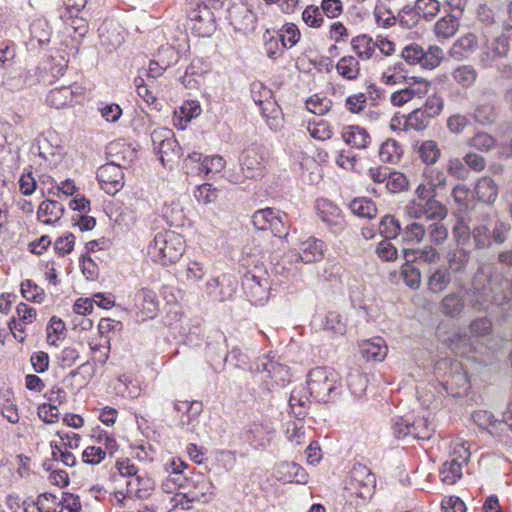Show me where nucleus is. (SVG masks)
Masks as SVG:
<instances>
[{"instance_id": "62", "label": "nucleus", "mask_w": 512, "mask_h": 512, "mask_svg": "<svg viewBox=\"0 0 512 512\" xmlns=\"http://www.w3.org/2000/svg\"><path fill=\"white\" fill-rule=\"evenodd\" d=\"M65 329L64 323L61 319L52 317L47 327V341L51 345H57L60 340V335Z\"/></svg>"}, {"instance_id": "27", "label": "nucleus", "mask_w": 512, "mask_h": 512, "mask_svg": "<svg viewBox=\"0 0 512 512\" xmlns=\"http://www.w3.org/2000/svg\"><path fill=\"white\" fill-rule=\"evenodd\" d=\"M459 29V21L453 15H447L439 19L434 26V33L438 38L449 39Z\"/></svg>"}, {"instance_id": "2", "label": "nucleus", "mask_w": 512, "mask_h": 512, "mask_svg": "<svg viewBox=\"0 0 512 512\" xmlns=\"http://www.w3.org/2000/svg\"><path fill=\"white\" fill-rule=\"evenodd\" d=\"M214 497V485L204 474H196L186 480L182 491L171 497L172 507L181 506L182 509H189V503H208Z\"/></svg>"}, {"instance_id": "10", "label": "nucleus", "mask_w": 512, "mask_h": 512, "mask_svg": "<svg viewBox=\"0 0 512 512\" xmlns=\"http://www.w3.org/2000/svg\"><path fill=\"white\" fill-rule=\"evenodd\" d=\"M243 285L250 290L253 297L261 301L269 289V277L264 269L255 267L243 277Z\"/></svg>"}, {"instance_id": "24", "label": "nucleus", "mask_w": 512, "mask_h": 512, "mask_svg": "<svg viewBox=\"0 0 512 512\" xmlns=\"http://www.w3.org/2000/svg\"><path fill=\"white\" fill-rule=\"evenodd\" d=\"M336 70L341 77L347 80H355L360 75V64L353 56H343L337 62Z\"/></svg>"}, {"instance_id": "56", "label": "nucleus", "mask_w": 512, "mask_h": 512, "mask_svg": "<svg viewBox=\"0 0 512 512\" xmlns=\"http://www.w3.org/2000/svg\"><path fill=\"white\" fill-rule=\"evenodd\" d=\"M121 329V322L111 318H101L97 327L99 337L108 340H110V333L120 331Z\"/></svg>"}, {"instance_id": "28", "label": "nucleus", "mask_w": 512, "mask_h": 512, "mask_svg": "<svg viewBox=\"0 0 512 512\" xmlns=\"http://www.w3.org/2000/svg\"><path fill=\"white\" fill-rule=\"evenodd\" d=\"M174 408L176 411L187 414L186 419L184 416L181 417L180 422L184 425H189L200 413L202 410V405L196 401H176L174 404Z\"/></svg>"}, {"instance_id": "35", "label": "nucleus", "mask_w": 512, "mask_h": 512, "mask_svg": "<svg viewBox=\"0 0 512 512\" xmlns=\"http://www.w3.org/2000/svg\"><path fill=\"white\" fill-rule=\"evenodd\" d=\"M35 504L39 512H61V496L43 493L37 497Z\"/></svg>"}, {"instance_id": "20", "label": "nucleus", "mask_w": 512, "mask_h": 512, "mask_svg": "<svg viewBox=\"0 0 512 512\" xmlns=\"http://www.w3.org/2000/svg\"><path fill=\"white\" fill-rule=\"evenodd\" d=\"M277 476L285 482L306 483L307 473L294 462H283L277 468Z\"/></svg>"}, {"instance_id": "45", "label": "nucleus", "mask_w": 512, "mask_h": 512, "mask_svg": "<svg viewBox=\"0 0 512 512\" xmlns=\"http://www.w3.org/2000/svg\"><path fill=\"white\" fill-rule=\"evenodd\" d=\"M21 293L26 300L36 303H42L45 298L43 289L38 287L31 280H26L21 283Z\"/></svg>"}, {"instance_id": "33", "label": "nucleus", "mask_w": 512, "mask_h": 512, "mask_svg": "<svg viewBox=\"0 0 512 512\" xmlns=\"http://www.w3.org/2000/svg\"><path fill=\"white\" fill-rule=\"evenodd\" d=\"M462 465L455 460H448L443 463L440 476L443 483L452 485L462 477Z\"/></svg>"}, {"instance_id": "39", "label": "nucleus", "mask_w": 512, "mask_h": 512, "mask_svg": "<svg viewBox=\"0 0 512 512\" xmlns=\"http://www.w3.org/2000/svg\"><path fill=\"white\" fill-rule=\"evenodd\" d=\"M430 117L422 109H415L407 114L408 131H423L427 128Z\"/></svg>"}, {"instance_id": "16", "label": "nucleus", "mask_w": 512, "mask_h": 512, "mask_svg": "<svg viewBox=\"0 0 512 512\" xmlns=\"http://www.w3.org/2000/svg\"><path fill=\"white\" fill-rule=\"evenodd\" d=\"M360 352L366 360L382 361L388 352L384 339L376 337L364 340L360 344Z\"/></svg>"}, {"instance_id": "42", "label": "nucleus", "mask_w": 512, "mask_h": 512, "mask_svg": "<svg viewBox=\"0 0 512 512\" xmlns=\"http://www.w3.org/2000/svg\"><path fill=\"white\" fill-rule=\"evenodd\" d=\"M332 106V102L325 96L313 95L306 101L307 109L316 115L326 114Z\"/></svg>"}, {"instance_id": "41", "label": "nucleus", "mask_w": 512, "mask_h": 512, "mask_svg": "<svg viewBox=\"0 0 512 512\" xmlns=\"http://www.w3.org/2000/svg\"><path fill=\"white\" fill-rule=\"evenodd\" d=\"M426 230L420 223L413 222L403 230V241L406 244H419L425 237Z\"/></svg>"}, {"instance_id": "22", "label": "nucleus", "mask_w": 512, "mask_h": 512, "mask_svg": "<svg viewBox=\"0 0 512 512\" xmlns=\"http://www.w3.org/2000/svg\"><path fill=\"white\" fill-rule=\"evenodd\" d=\"M402 153L401 145L394 139H386L379 148V158L384 163H397Z\"/></svg>"}, {"instance_id": "32", "label": "nucleus", "mask_w": 512, "mask_h": 512, "mask_svg": "<svg viewBox=\"0 0 512 512\" xmlns=\"http://www.w3.org/2000/svg\"><path fill=\"white\" fill-rule=\"evenodd\" d=\"M418 153L422 161L427 165L435 164L441 156V150L434 140L422 142L419 146Z\"/></svg>"}, {"instance_id": "3", "label": "nucleus", "mask_w": 512, "mask_h": 512, "mask_svg": "<svg viewBox=\"0 0 512 512\" xmlns=\"http://www.w3.org/2000/svg\"><path fill=\"white\" fill-rule=\"evenodd\" d=\"M340 387V376L331 368L316 367L307 376V389L319 402H328L339 393Z\"/></svg>"}, {"instance_id": "19", "label": "nucleus", "mask_w": 512, "mask_h": 512, "mask_svg": "<svg viewBox=\"0 0 512 512\" xmlns=\"http://www.w3.org/2000/svg\"><path fill=\"white\" fill-rule=\"evenodd\" d=\"M316 211L320 219L328 225H340L342 222L340 208L327 199L316 201Z\"/></svg>"}, {"instance_id": "47", "label": "nucleus", "mask_w": 512, "mask_h": 512, "mask_svg": "<svg viewBox=\"0 0 512 512\" xmlns=\"http://www.w3.org/2000/svg\"><path fill=\"white\" fill-rule=\"evenodd\" d=\"M443 57V50L439 46H430L427 51H424L421 67L434 69L441 63Z\"/></svg>"}, {"instance_id": "58", "label": "nucleus", "mask_w": 512, "mask_h": 512, "mask_svg": "<svg viewBox=\"0 0 512 512\" xmlns=\"http://www.w3.org/2000/svg\"><path fill=\"white\" fill-rule=\"evenodd\" d=\"M96 445L101 446V449L102 451H104L105 456H113L118 451L119 448V445L115 437L106 432L100 433L97 436Z\"/></svg>"}, {"instance_id": "30", "label": "nucleus", "mask_w": 512, "mask_h": 512, "mask_svg": "<svg viewBox=\"0 0 512 512\" xmlns=\"http://www.w3.org/2000/svg\"><path fill=\"white\" fill-rule=\"evenodd\" d=\"M88 345L92 353V359L99 364H105L109 358L110 340L92 338L89 340Z\"/></svg>"}, {"instance_id": "17", "label": "nucleus", "mask_w": 512, "mask_h": 512, "mask_svg": "<svg viewBox=\"0 0 512 512\" xmlns=\"http://www.w3.org/2000/svg\"><path fill=\"white\" fill-rule=\"evenodd\" d=\"M476 45V36L473 33H467L453 43L449 55L455 60H462L474 52Z\"/></svg>"}, {"instance_id": "61", "label": "nucleus", "mask_w": 512, "mask_h": 512, "mask_svg": "<svg viewBox=\"0 0 512 512\" xmlns=\"http://www.w3.org/2000/svg\"><path fill=\"white\" fill-rule=\"evenodd\" d=\"M470 458L469 444L465 441H456L453 444L451 459L457 461L458 464H467Z\"/></svg>"}, {"instance_id": "60", "label": "nucleus", "mask_w": 512, "mask_h": 512, "mask_svg": "<svg viewBox=\"0 0 512 512\" xmlns=\"http://www.w3.org/2000/svg\"><path fill=\"white\" fill-rule=\"evenodd\" d=\"M422 177L430 182V185L438 188L446 185V174L437 167H427L423 171Z\"/></svg>"}, {"instance_id": "12", "label": "nucleus", "mask_w": 512, "mask_h": 512, "mask_svg": "<svg viewBox=\"0 0 512 512\" xmlns=\"http://www.w3.org/2000/svg\"><path fill=\"white\" fill-rule=\"evenodd\" d=\"M342 140L354 149L364 150L369 147L372 138L369 132L359 125H348L342 129Z\"/></svg>"}, {"instance_id": "55", "label": "nucleus", "mask_w": 512, "mask_h": 512, "mask_svg": "<svg viewBox=\"0 0 512 512\" xmlns=\"http://www.w3.org/2000/svg\"><path fill=\"white\" fill-rule=\"evenodd\" d=\"M409 181L407 177L398 171L389 173L386 188L392 193H398L407 189Z\"/></svg>"}, {"instance_id": "44", "label": "nucleus", "mask_w": 512, "mask_h": 512, "mask_svg": "<svg viewBox=\"0 0 512 512\" xmlns=\"http://www.w3.org/2000/svg\"><path fill=\"white\" fill-rule=\"evenodd\" d=\"M303 22L310 28L318 29L322 27L324 18L319 7L314 5L307 6L302 12Z\"/></svg>"}, {"instance_id": "31", "label": "nucleus", "mask_w": 512, "mask_h": 512, "mask_svg": "<svg viewBox=\"0 0 512 512\" xmlns=\"http://www.w3.org/2000/svg\"><path fill=\"white\" fill-rule=\"evenodd\" d=\"M351 211L363 218H374L377 214V208L374 202L368 198H358L354 199L350 203Z\"/></svg>"}, {"instance_id": "29", "label": "nucleus", "mask_w": 512, "mask_h": 512, "mask_svg": "<svg viewBox=\"0 0 512 512\" xmlns=\"http://www.w3.org/2000/svg\"><path fill=\"white\" fill-rule=\"evenodd\" d=\"M206 272L207 270L202 262L189 260L186 263L182 274L187 283L197 284L204 279Z\"/></svg>"}, {"instance_id": "50", "label": "nucleus", "mask_w": 512, "mask_h": 512, "mask_svg": "<svg viewBox=\"0 0 512 512\" xmlns=\"http://www.w3.org/2000/svg\"><path fill=\"white\" fill-rule=\"evenodd\" d=\"M352 480L363 486L365 490H369L375 484V476L362 465L355 466L352 471Z\"/></svg>"}, {"instance_id": "14", "label": "nucleus", "mask_w": 512, "mask_h": 512, "mask_svg": "<svg viewBox=\"0 0 512 512\" xmlns=\"http://www.w3.org/2000/svg\"><path fill=\"white\" fill-rule=\"evenodd\" d=\"M154 479L146 472H139L127 481V490L139 499L149 498L155 490Z\"/></svg>"}, {"instance_id": "54", "label": "nucleus", "mask_w": 512, "mask_h": 512, "mask_svg": "<svg viewBox=\"0 0 512 512\" xmlns=\"http://www.w3.org/2000/svg\"><path fill=\"white\" fill-rule=\"evenodd\" d=\"M138 299L142 300V310L146 317L153 318L157 312V302L155 294L150 290H142L138 294Z\"/></svg>"}, {"instance_id": "23", "label": "nucleus", "mask_w": 512, "mask_h": 512, "mask_svg": "<svg viewBox=\"0 0 512 512\" xmlns=\"http://www.w3.org/2000/svg\"><path fill=\"white\" fill-rule=\"evenodd\" d=\"M475 192L480 201L491 204L497 198L498 187L491 178L483 177L477 182Z\"/></svg>"}, {"instance_id": "11", "label": "nucleus", "mask_w": 512, "mask_h": 512, "mask_svg": "<svg viewBox=\"0 0 512 512\" xmlns=\"http://www.w3.org/2000/svg\"><path fill=\"white\" fill-rule=\"evenodd\" d=\"M509 43L506 37L495 38L491 43H487L479 55V63L483 67L493 66L499 58L507 55Z\"/></svg>"}, {"instance_id": "5", "label": "nucleus", "mask_w": 512, "mask_h": 512, "mask_svg": "<svg viewBox=\"0 0 512 512\" xmlns=\"http://www.w3.org/2000/svg\"><path fill=\"white\" fill-rule=\"evenodd\" d=\"M190 164L196 165L191 167V172L213 178L224 170L226 161L220 155L203 156L198 152H193L185 159V165L188 167Z\"/></svg>"}, {"instance_id": "4", "label": "nucleus", "mask_w": 512, "mask_h": 512, "mask_svg": "<svg viewBox=\"0 0 512 512\" xmlns=\"http://www.w3.org/2000/svg\"><path fill=\"white\" fill-rule=\"evenodd\" d=\"M286 215L273 208L260 209L254 212L252 221L256 229L261 231H270L274 236L287 234V228L284 223Z\"/></svg>"}, {"instance_id": "21", "label": "nucleus", "mask_w": 512, "mask_h": 512, "mask_svg": "<svg viewBox=\"0 0 512 512\" xmlns=\"http://www.w3.org/2000/svg\"><path fill=\"white\" fill-rule=\"evenodd\" d=\"M74 100V91L71 87H60L51 90L47 96V102L57 108H65L72 104Z\"/></svg>"}, {"instance_id": "1", "label": "nucleus", "mask_w": 512, "mask_h": 512, "mask_svg": "<svg viewBox=\"0 0 512 512\" xmlns=\"http://www.w3.org/2000/svg\"><path fill=\"white\" fill-rule=\"evenodd\" d=\"M183 252L184 240L173 231L156 234L148 246V255L151 260L162 266L175 264L182 257Z\"/></svg>"}, {"instance_id": "8", "label": "nucleus", "mask_w": 512, "mask_h": 512, "mask_svg": "<svg viewBox=\"0 0 512 512\" xmlns=\"http://www.w3.org/2000/svg\"><path fill=\"white\" fill-rule=\"evenodd\" d=\"M37 318V311L34 307L19 303L16 307V315L9 321V329L14 338L23 343L26 339V326L32 324Z\"/></svg>"}, {"instance_id": "46", "label": "nucleus", "mask_w": 512, "mask_h": 512, "mask_svg": "<svg viewBox=\"0 0 512 512\" xmlns=\"http://www.w3.org/2000/svg\"><path fill=\"white\" fill-rule=\"evenodd\" d=\"M415 10L423 18L430 20L440 11V3L438 0H417Z\"/></svg>"}, {"instance_id": "13", "label": "nucleus", "mask_w": 512, "mask_h": 512, "mask_svg": "<svg viewBox=\"0 0 512 512\" xmlns=\"http://www.w3.org/2000/svg\"><path fill=\"white\" fill-rule=\"evenodd\" d=\"M240 163L245 178L252 179L262 175L264 158L256 149L248 148L244 150Z\"/></svg>"}, {"instance_id": "64", "label": "nucleus", "mask_w": 512, "mask_h": 512, "mask_svg": "<svg viewBox=\"0 0 512 512\" xmlns=\"http://www.w3.org/2000/svg\"><path fill=\"white\" fill-rule=\"evenodd\" d=\"M462 301L458 295H447L442 301V311L447 315H457L462 309Z\"/></svg>"}, {"instance_id": "52", "label": "nucleus", "mask_w": 512, "mask_h": 512, "mask_svg": "<svg viewBox=\"0 0 512 512\" xmlns=\"http://www.w3.org/2000/svg\"><path fill=\"white\" fill-rule=\"evenodd\" d=\"M424 209L425 217L427 219L442 220L447 216L446 207L439 201L435 200L434 197L427 199Z\"/></svg>"}, {"instance_id": "49", "label": "nucleus", "mask_w": 512, "mask_h": 512, "mask_svg": "<svg viewBox=\"0 0 512 512\" xmlns=\"http://www.w3.org/2000/svg\"><path fill=\"white\" fill-rule=\"evenodd\" d=\"M412 436L416 439H430L434 427L426 418H418L411 424Z\"/></svg>"}, {"instance_id": "57", "label": "nucleus", "mask_w": 512, "mask_h": 512, "mask_svg": "<svg viewBox=\"0 0 512 512\" xmlns=\"http://www.w3.org/2000/svg\"><path fill=\"white\" fill-rule=\"evenodd\" d=\"M424 50L417 44H411L406 46L401 53L402 58L410 65L422 64V57Z\"/></svg>"}, {"instance_id": "25", "label": "nucleus", "mask_w": 512, "mask_h": 512, "mask_svg": "<svg viewBox=\"0 0 512 512\" xmlns=\"http://www.w3.org/2000/svg\"><path fill=\"white\" fill-rule=\"evenodd\" d=\"M407 80L403 63L396 62L389 65L381 73L380 81L384 85H398Z\"/></svg>"}, {"instance_id": "18", "label": "nucleus", "mask_w": 512, "mask_h": 512, "mask_svg": "<svg viewBox=\"0 0 512 512\" xmlns=\"http://www.w3.org/2000/svg\"><path fill=\"white\" fill-rule=\"evenodd\" d=\"M64 207L55 200L43 201L37 212L38 219L46 225L56 223L63 215Z\"/></svg>"}, {"instance_id": "15", "label": "nucleus", "mask_w": 512, "mask_h": 512, "mask_svg": "<svg viewBox=\"0 0 512 512\" xmlns=\"http://www.w3.org/2000/svg\"><path fill=\"white\" fill-rule=\"evenodd\" d=\"M151 139L154 148L160 154L161 162H164L165 156H169V151L173 150V147L176 144L173 132L167 128L155 129L151 133Z\"/></svg>"}, {"instance_id": "63", "label": "nucleus", "mask_w": 512, "mask_h": 512, "mask_svg": "<svg viewBox=\"0 0 512 512\" xmlns=\"http://www.w3.org/2000/svg\"><path fill=\"white\" fill-rule=\"evenodd\" d=\"M468 125H470L468 117L459 113L447 119V128L452 134L462 133Z\"/></svg>"}, {"instance_id": "9", "label": "nucleus", "mask_w": 512, "mask_h": 512, "mask_svg": "<svg viewBox=\"0 0 512 512\" xmlns=\"http://www.w3.org/2000/svg\"><path fill=\"white\" fill-rule=\"evenodd\" d=\"M429 89L430 83L427 80L417 78L409 82L404 89L393 92L390 95V102L393 106L401 107L413 99L423 98Z\"/></svg>"}, {"instance_id": "43", "label": "nucleus", "mask_w": 512, "mask_h": 512, "mask_svg": "<svg viewBox=\"0 0 512 512\" xmlns=\"http://www.w3.org/2000/svg\"><path fill=\"white\" fill-rule=\"evenodd\" d=\"M379 230L382 235L391 239L398 236L401 231V225L394 216L387 214L382 217Z\"/></svg>"}, {"instance_id": "34", "label": "nucleus", "mask_w": 512, "mask_h": 512, "mask_svg": "<svg viewBox=\"0 0 512 512\" xmlns=\"http://www.w3.org/2000/svg\"><path fill=\"white\" fill-rule=\"evenodd\" d=\"M452 77L459 85L468 88L476 81L477 73L471 65H461L454 69Z\"/></svg>"}, {"instance_id": "7", "label": "nucleus", "mask_w": 512, "mask_h": 512, "mask_svg": "<svg viewBox=\"0 0 512 512\" xmlns=\"http://www.w3.org/2000/svg\"><path fill=\"white\" fill-rule=\"evenodd\" d=\"M325 245L323 241L309 237L299 243L298 247L289 252L291 262L313 263L324 256Z\"/></svg>"}, {"instance_id": "38", "label": "nucleus", "mask_w": 512, "mask_h": 512, "mask_svg": "<svg viewBox=\"0 0 512 512\" xmlns=\"http://www.w3.org/2000/svg\"><path fill=\"white\" fill-rule=\"evenodd\" d=\"M187 479L188 478L184 477L183 474L166 473V476L161 482V490L164 493H174L175 495L177 492L182 491V486H184Z\"/></svg>"}, {"instance_id": "51", "label": "nucleus", "mask_w": 512, "mask_h": 512, "mask_svg": "<svg viewBox=\"0 0 512 512\" xmlns=\"http://www.w3.org/2000/svg\"><path fill=\"white\" fill-rule=\"evenodd\" d=\"M308 131L314 139L325 141L332 137L333 130L330 124L324 120L309 124Z\"/></svg>"}, {"instance_id": "48", "label": "nucleus", "mask_w": 512, "mask_h": 512, "mask_svg": "<svg viewBox=\"0 0 512 512\" xmlns=\"http://www.w3.org/2000/svg\"><path fill=\"white\" fill-rule=\"evenodd\" d=\"M325 329L334 335L342 336L346 332V323L336 312H329L325 319Z\"/></svg>"}, {"instance_id": "40", "label": "nucleus", "mask_w": 512, "mask_h": 512, "mask_svg": "<svg viewBox=\"0 0 512 512\" xmlns=\"http://www.w3.org/2000/svg\"><path fill=\"white\" fill-rule=\"evenodd\" d=\"M301 37L298 27L294 23H286L280 30V41L285 48L295 46Z\"/></svg>"}, {"instance_id": "37", "label": "nucleus", "mask_w": 512, "mask_h": 512, "mask_svg": "<svg viewBox=\"0 0 512 512\" xmlns=\"http://www.w3.org/2000/svg\"><path fill=\"white\" fill-rule=\"evenodd\" d=\"M219 194L220 190L213 187L209 183L199 185L194 191V197L197 202L204 205L215 203L219 197Z\"/></svg>"}, {"instance_id": "59", "label": "nucleus", "mask_w": 512, "mask_h": 512, "mask_svg": "<svg viewBox=\"0 0 512 512\" xmlns=\"http://www.w3.org/2000/svg\"><path fill=\"white\" fill-rule=\"evenodd\" d=\"M105 453L102 451L101 446L90 445L82 452V460L86 464L97 465L105 459Z\"/></svg>"}, {"instance_id": "6", "label": "nucleus", "mask_w": 512, "mask_h": 512, "mask_svg": "<svg viewBox=\"0 0 512 512\" xmlns=\"http://www.w3.org/2000/svg\"><path fill=\"white\" fill-rule=\"evenodd\" d=\"M97 180L105 193L115 195L124 186L123 169L113 162L106 163L98 169Z\"/></svg>"}, {"instance_id": "36", "label": "nucleus", "mask_w": 512, "mask_h": 512, "mask_svg": "<svg viewBox=\"0 0 512 512\" xmlns=\"http://www.w3.org/2000/svg\"><path fill=\"white\" fill-rule=\"evenodd\" d=\"M450 272L447 268L441 267L434 271L429 277L428 286L432 292H441L450 283Z\"/></svg>"}, {"instance_id": "53", "label": "nucleus", "mask_w": 512, "mask_h": 512, "mask_svg": "<svg viewBox=\"0 0 512 512\" xmlns=\"http://www.w3.org/2000/svg\"><path fill=\"white\" fill-rule=\"evenodd\" d=\"M202 112L201 106L197 101H186L181 107L179 112L175 114L184 120L185 123L190 122L192 119L198 117Z\"/></svg>"}, {"instance_id": "26", "label": "nucleus", "mask_w": 512, "mask_h": 512, "mask_svg": "<svg viewBox=\"0 0 512 512\" xmlns=\"http://www.w3.org/2000/svg\"><path fill=\"white\" fill-rule=\"evenodd\" d=\"M353 50L357 56L362 60H369L377 57L375 52V42L372 38L366 35L358 36L352 40Z\"/></svg>"}]
</instances>
